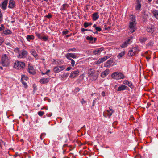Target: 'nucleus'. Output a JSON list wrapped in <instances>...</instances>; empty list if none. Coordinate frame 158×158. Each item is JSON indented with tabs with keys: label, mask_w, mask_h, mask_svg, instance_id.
Segmentation results:
<instances>
[{
	"label": "nucleus",
	"mask_w": 158,
	"mask_h": 158,
	"mask_svg": "<svg viewBox=\"0 0 158 158\" xmlns=\"http://www.w3.org/2000/svg\"><path fill=\"white\" fill-rule=\"evenodd\" d=\"M130 18L131 19L130 22L129 24V28L130 31L129 33H132L134 32L136 30V22L135 19V17L133 15H131L130 16Z\"/></svg>",
	"instance_id": "1"
},
{
	"label": "nucleus",
	"mask_w": 158,
	"mask_h": 158,
	"mask_svg": "<svg viewBox=\"0 0 158 158\" xmlns=\"http://www.w3.org/2000/svg\"><path fill=\"white\" fill-rule=\"evenodd\" d=\"M10 61L8 54H4L2 56L1 64L3 66L7 67L9 66Z\"/></svg>",
	"instance_id": "2"
},
{
	"label": "nucleus",
	"mask_w": 158,
	"mask_h": 158,
	"mask_svg": "<svg viewBox=\"0 0 158 158\" xmlns=\"http://www.w3.org/2000/svg\"><path fill=\"white\" fill-rule=\"evenodd\" d=\"M25 67V63L20 61H16L14 64V67L17 69L22 70Z\"/></svg>",
	"instance_id": "3"
},
{
	"label": "nucleus",
	"mask_w": 158,
	"mask_h": 158,
	"mask_svg": "<svg viewBox=\"0 0 158 158\" xmlns=\"http://www.w3.org/2000/svg\"><path fill=\"white\" fill-rule=\"evenodd\" d=\"M88 74L89 77L93 81L96 80L98 76V72L92 69L89 70Z\"/></svg>",
	"instance_id": "4"
},
{
	"label": "nucleus",
	"mask_w": 158,
	"mask_h": 158,
	"mask_svg": "<svg viewBox=\"0 0 158 158\" xmlns=\"http://www.w3.org/2000/svg\"><path fill=\"white\" fill-rule=\"evenodd\" d=\"M111 76L112 77L116 80L123 79L124 77L123 74L121 73H114L112 74Z\"/></svg>",
	"instance_id": "5"
},
{
	"label": "nucleus",
	"mask_w": 158,
	"mask_h": 158,
	"mask_svg": "<svg viewBox=\"0 0 158 158\" xmlns=\"http://www.w3.org/2000/svg\"><path fill=\"white\" fill-rule=\"evenodd\" d=\"M65 68L64 65L57 66L54 68L53 71L55 73H58L63 70Z\"/></svg>",
	"instance_id": "6"
},
{
	"label": "nucleus",
	"mask_w": 158,
	"mask_h": 158,
	"mask_svg": "<svg viewBox=\"0 0 158 158\" xmlns=\"http://www.w3.org/2000/svg\"><path fill=\"white\" fill-rule=\"evenodd\" d=\"M28 72L31 74H35L36 72L33 66L31 64H29L28 65Z\"/></svg>",
	"instance_id": "7"
},
{
	"label": "nucleus",
	"mask_w": 158,
	"mask_h": 158,
	"mask_svg": "<svg viewBox=\"0 0 158 158\" xmlns=\"http://www.w3.org/2000/svg\"><path fill=\"white\" fill-rule=\"evenodd\" d=\"M28 54L27 52L24 50L20 51L19 54L17 56L18 58H21L25 57Z\"/></svg>",
	"instance_id": "8"
},
{
	"label": "nucleus",
	"mask_w": 158,
	"mask_h": 158,
	"mask_svg": "<svg viewBox=\"0 0 158 158\" xmlns=\"http://www.w3.org/2000/svg\"><path fill=\"white\" fill-rule=\"evenodd\" d=\"M155 27L153 25L148 26L146 29L147 31L150 33H152L155 31Z\"/></svg>",
	"instance_id": "9"
},
{
	"label": "nucleus",
	"mask_w": 158,
	"mask_h": 158,
	"mask_svg": "<svg viewBox=\"0 0 158 158\" xmlns=\"http://www.w3.org/2000/svg\"><path fill=\"white\" fill-rule=\"evenodd\" d=\"M79 72V71L78 70H77L72 72L69 76V77L71 78H74L75 77H76L78 75Z\"/></svg>",
	"instance_id": "10"
},
{
	"label": "nucleus",
	"mask_w": 158,
	"mask_h": 158,
	"mask_svg": "<svg viewBox=\"0 0 158 158\" xmlns=\"http://www.w3.org/2000/svg\"><path fill=\"white\" fill-rule=\"evenodd\" d=\"M67 59H69V58H72L74 59L77 57V55L75 53H67L65 55Z\"/></svg>",
	"instance_id": "11"
},
{
	"label": "nucleus",
	"mask_w": 158,
	"mask_h": 158,
	"mask_svg": "<svg viewBox=\"0 0 158 158\" xmlns=\"http://www.w3.org/2000/svg\"><path fill=\"white\" fill-rule=\"evenodd\" d=\"M113 62V60L110 58L104 64V67H109L112 64Z\"/></svg>",
	"instance_id": "12"
},
{
	"label": "nucleus",
	"mask_w": 158,
	"mask_h": 158,
	"mask_svg": "<svg viewBox=\"0 0 158 158\" xmlns=\"http://www.w3.org/2000/svg\"><path fill=\"white\" fill-rule=\"evenodd\" d=\"M141 7V4L140 0H137L135 9L137 10H139Z\"/></svg>",
	"instance_id": "13"
},
{
	"label": "nucleus",
	"mask_w": 158,
	"mask_h": 158,
	"mask_svg": "<svg viewBox=\"0 0 158 158\" xmlns=\"http://www.w3.org/2000/svg\"><path fill=\"white\" fill-rule=\"evenodd\" d=\"M132 39V37H131L127 40L125 41L121 46V47L122 48H125L129 44V42Z\"/></svg>",
	"instance_id": "14"
},
{
	"label": "nucleus",
	"mask_w": 158,
	"mask_h": 158,
	"mask_svg": "<svg viewBox=\"0 0 158 158\" xmlns=\"http://www.w3.org/2000/svg\"><path fill=\"white\" fill-rule=\"evenodd\" d=\"M50 79L49 78H43L40 80L39 82L41 84H46L49 81Z\"/></svg>",
	"instance_id": "15"
},
{
	"label": "nucleus",
	"mask_w": 158,
	"mask_h": 158,
	"mask_svg": "<svg viewBox=\"0 0 158 158\" xmlns=\"http://www.w3.org/2000/svg\"><path fill=\"white\" fill-rule=\"evenodd\" d=\"M15 6V2L13 0H10L8 5V8L12 9Z\"/></svg>",
	"instance_id": "16"
},
{
	"label": "nucleus",
	"mask_w": 158,
	"mask_h": 158,
	"mask_svg": "<svg viewBox=\"0 0 158 158\" xmlns=\"http://www.w3.org/2000/svg\"><path fill=\"white\" fill-rule=\"evenodd\" d=\"M104 49L103 48H97L94 51L93 53L95 55L100 54L102 51L104 50Z\"/></svg>",
	"instance_id": "17"
},
{
	"label": "nucleus",
	"mask_w": 158,
	"mask_h": 158,
	"mask_svg": "<svg viewBox=\"0 0 158 158\" xmlns=\"http://www.w3.org/2000/svg\"><path fill=\"white\" fill-rule=\"evenodd\" d=\"M109 72V69H106V70L102 73L101 74V76L103 78L105 77L108 74Z\"/></svg>",
	"instance_id": "18"
},
{
	"label": "nucleus",
	"mask_w": 158,
	"mask_h": 158,
	"mask_svg": "<svg viewBox=\"0 0 158 158\" xmlns=\"http://www.w3.org/2000/svg\"><path fill=\"white\" fill-rule=\"evenodd\" d=\"M30 52L31 54L36 59H38V56L36 53V51L34 49H32L31 50Z\"/></svg>",
	"instance_id": "19"
},
{
	"label": "nucleus",
	"mask_w": 158,
	"mask_h": 158,
	"mask_svg": "<svg viewBox=\"0 0 158 158\" xmlns=\"http://www.w3.org/2000/svg\"><path fill=\"white\" fill-rule=\"evenodd\" d=\"M127 88V87L126 86L122 85L118 87V89H117V91H120L124 90L126 89Z\"/></svg>",
	"instance_id": "20"
},
{
	"label": "nucleus",
	"mask_w": 158,
	"mask_h": 158,
	"mask_svg": "<svg viewBox=\"0 0 158 158\" xmlns=\"http://www.w3.org/2000/svg\"><path fill=\"white\" fill-rule=\"evenodd\" d=\"M92 17L93 20H96L99 17L98 13L97 12L94 13L92 15Z\"/></svg>",
	"instance_id": "21"
},
{
	"label": "nucleus",
	"mask_w": 158,
	"mask_h": 158,
	"mask_svg": "<svg viewBox=\"0 0 158 158\" xmlns=\"http://www.w3.org/2000/svg\"><path fill=\"white\" fill-rule=\"evenodd\" d=\"M7 3L8 0H5L3 2L2 5V7L3 9L5 10L6 9Z\"/></svg>",
	"instance_id": "22"
},
{
	"label": "nucleus",
	"mask_w": 158,
	"mask_h": 158,
	"mask_svg": "<svg viewBox=\"0 0 158 158\" xmlns=\"http://www.w3.org/2000/svg\"><path fill=\"white\" fill-rule=\"evenodd\" d=\"M135 48H133L132 49H131L128 53V56H131L134 55L135 53L133 52V50H135Z\"/></svg>",
	"instance_id": "23"
},
{
	"label": "nucleus",
	"mask_w": 158,
	"mask_h": 158,
	"mask_svg": "<svg viewBox=\"0 0 158 158\" xmlns=\"http://www.w3.org/2000/svg\"><path fill=\"white\" fill-rule=\"evenodd\" d=\"M34 38V36L32 35H27L26 37L27 40L28 41H30L31 40H33Z\"/></svg>",
	"instance_id": "24"
},
{
	"label": "nucleus",
	"mask_w": 158,
	"mask_h": 158,
	"mask_svg": "<svg viewBox=\"0 0 158 158\" xmlns=\"http://www.w3.org/2000/svg\"><path fill=\"white\" fill-rule=\"evenodd\" d=\"M125 51H123L121 52V53H119L117 55V57L119 59L121 58L125 54Z\"/></svg>",
	"instance_id": "25"
},
{
	"label": "nucleus",
	"mask_w": 158,
	"mask_h": 158,
	"mask_svg": "<svg viewBox=\"0 0 158 158\" xmlns=\"http://www.w3.org/2000/svg\"><path fill=\"white\" fill-rule=\"evenodd\" d=\"M11 33V31L9 30H5L2 33V35H6L8 34H10Z\"/></svg>",
	"instance_id": "26"
},
{
	"label": "nucleus",
	"mask_w": 158,
	"mask_h": 158,
	"mask_svg": "<svg viewBox=\"0 0 158 158\" xmlns=\"http://www.w3.org/2000/svg\"><path fill=\"white\" fill-rule=\"evenodd\" d=\"M152 13L155 17L158 19V11L155 10L152 11Z\"/></svg>",
	"instance_id": "27"
},
{
	"label": "nucleus",
	"mask_w": 158,
	"mask_h": 158,
	"mask_svg": "<svg viewBox=\"0 0 158 158\" xmlns=\"http://www.w3.org/2000/svg\"><path fill=\"white\" fill-rule=\"evenodd\" d=\"M21 82H22V83L24 85V87L25 88H27V85L26 82L24 81L23 77H22V78L21 79Z\"/></svg>",
	"instance_id": "28"
},
{
	"label": "nucleus",
	"mask_w": 158,
	"mask_h": 158,
	"mask_svg": "<svg viewBox=\"0 0 158 158\" xmlns=\"http://www.w3.org/2000/svg\"><path fill=\"white\" fill-rule=\"evenodd\" d=\"M54 62V63H55V64H62L63 62L62 61H59L58 60H55Z\"/></svg>",
	"instance_id": "29"
},
{
	"label": "nucleus",
	"mask_w": 158,
	"mask_h": 158,
	"mask_svg": "<svg viewBox=\"0 0 158 158\" xmlns=\"http://www.w3.org/2000/svg\"><path fill=\"white\" fill-rule=\"evenodd\" d=\"M147 40V38L145 37H140L139 38V40L142 43L146 41Z\"/></svg>",
	"instance_id": "30"
},
{
	"label": "nucleus",
	"mask_w": 158,
	"mask_h": 158,
	"mask_svg": "<svg viewBox=\"0 0 158 158\" xmlns=\"http://www.w3.org/2000/svg\"><path fill=\"white\" fill-rule=\"evenodd\" d=\"M68 76V74H64L61 76V79L64 80L66 79Z\"/></svg>",
	"instance_id": "31"
},
{
	"label": "nucleus",
	"mask_w": 158,
	"mask_h": 158,
	"mask_svg": "<svg viewBox=\"0 0 158 158\" xmlns=\"http://www.w3.org/2000/svg\"><path fill=\"white\" fill-rule=\"evenodd\" d=\"M92 24L91 23H88L87 22H85L84 23V26L85 28L89 26H91Z\"/></svg>",
	"instance_id": "32"
},
{
	"label": "nucleus",
	"mask_w": 158,
	"mask_h": 158,
	"mask_svg": "<svg viewBox=\"0 0 158 158\" xmlns=\"http://www.w3.org/2000/svg\"><path fill=\"white\" fill-rule=\"evenodd\" d=\"M127 85L131 89L134 87L132 83L131 82L128 81Z\"/></svg>",
	"instance_id": "33"
},
{
	"label": "nucleus",
	"mask_w": 158,
	"mask_h": 158,
	"mask_svg": "<svg viewBox=\"0 0 158 158\" xmlns=\"http://www.w3.org/2000/svg\"><path fill=\"white\" fill-rule=\"evenodd\" d=\"M69 5L67 4H64L63 5V7L62 9L63 10H66V9L68 7Z\"/></svg>",
	"instance_id": "34"
},
{
	"label": "nucleus",
	"mask_w": 158,
	"mask_h": 158,
	"mask_svg": "<svg viewBox=\"0 0 158 158\" xmlns=\"http://www.w3.org/2000/svg\"><path fill=\"white\" fill-rule=\"evenodd\" d=\"M36 36L38 37V38L41 39L42 36H41V34L37 32L35 33Z\"/></svg>",
	"instance_id": "35"
},
{
	"label": "nucleus",
	"mask_w": 158,
	"mask_h": 158,
	"mask_svg": "<svg viewBox=\"0 0 158 158\" xmlns=\"http://www.w3.org/2000/svg\"><path fill=\"white\" fill-rule=\"evenodd\" d=\"M153 41H150V42L148 43L147 44V45L148 46H153Z\"/></svg>",
	"instance_id": "36"
},
{
	"label": "nucleus",
	"mask_w": 158,
	"mask_h": 158,
	"mask_svg": "<svg viewBox=\"0 0 158 158\" xmlns=\"http://www.w3.org/2000/svg\"><path fill=\"white\" fill-rule=\"evenodd\" d=\"M103 61L101 60V58L99 59L96 62V64H99L103 62Z\"/></svg>",
	"instance_id": "37"
},
{
	"label": "nucleus",
	"mask_w": 158,
	"mask_h": 158,
	"mask_svg": "<svg viewBox=\"0 0 158 158\" xmlns=\"http://www.w3.org/2000/svg\"><path fill=\"white\" fill-rule=\"evenodd\" d=\"M44 112L42 111H39L38 112V114L40 116H43L44 114Z\"/></svg>",
	"instance_id": "38"
},
{
	"label": "nucleus",
	"mask_w": 158,
	"mask_h": 158,
	"mask_svg": "<svg viewBox=\"0 0 158 158\" xmlns=\"http://www.w3.org/2000/svg\"><path fill=\"white\" fill-rule=\"evenodd\" d=\"M86 39L87 40H89L90 41H93V39H94L93 38L92 36H90V37L87 36L86 37Z\"/></svg>",
	"instance_id": "39"
},
{
	"label": "nucleus",
	"mask_w": 158,
	"mask_h": 158,
	"mask_svg": "<svg viewBox=\"0 0 158 158\" xmlns=\"http://www.w3.org/2000/svg\"><path fill=\"white\" fill-rule=\"evenodd\" d=\"M106 111L108 112L107 114L108 116L110 117L112 115L113 112H111V111H109L108 110H106Z\"/></svg>",
	"instance_id": "40"
},
{
	"label": "nucleus",
	"mask_w": 158,
	"mask_h": 158,
	"mask_svg": "<svg viewBox=\"0 0 158 158\" xmlns=\"http://www.w3.org/2000/svg\"><path fill=\"white\" fill-rule=\"evenodd\" d=\"M41 40H43L44 41H46L48 40V37L46 36L42 37Z\"/></svg>",
	"instance_id": "41"
},
{
	"label": "nucleus",
	"mask_w": 158,
	"mask_h": 158,
	"mask_svg": "<svg viewBox=\"0 0 158 158\" xmlns=\"http://www.w3.org/2000/svg\"><path fill=\"white\" fill-rule=\"evenodd\" d=\"M2 20V15L1 11L0 10V23Z\"/></svg>",
	"instance_id": "42"
},
{
	"label": "nucleus",
	"mask_w": 158,
	"mask_h": 158,
	"mask_svg": "<svg viewBox=\"0 0 158 158\" xmlns=\"http://www.w3.org/2000/svg\"><path fill=\"white\" fill-rule=\"evenodd\" d=\"M4 41V39L2 37H0V46L2 44V43Z\"/></svg>",
	"instance_id": "43"
},
{
	"label": "nucleus",
	"mask_w": 158,
	"mask_h": 158,
	"mask_svg": "<svg viewBox=\"0 0 158 158\" xmlns=\"http://www.w3.org/2000/svg\"><path fill=\"white\" fill-rule=\"evenodd\" d=\"M14 51L16 52H18L19 54V52H20L19 48H15V50H14Z\"/></svg>",
	"instance_id": "44"
},
{
	"label": "nucleus",
	"mask_w": 158,
	"mask_h": 158,
	"mask_svg": "<svg viewBox=\"0 0 158 158\" xmlns=\"http://www.w3.org/2000/svg\"><path fill=\"white\" fill-rule=\"evenodd\" d=\"M75 62L74 60H72V61H71V66L72 67H74L75 65Z\"/></svg>",
	"instance_id": "45"
},
{
	"label": "nucleus",
	"mask_w": 158,
	"mask_h": 158,
	"mask_svg": "<svg viewBox=\"0 0 158 158\" xmlns=\"http://www.w3.org/2000/svg\"><path fill=\"white\" fill-rule=\"evenodd\" d=\"M95 29L97 31H101L102 29L99 27H96Z\"/></svg>",
	"instance_id": "46"
},
{
	"label": "nucleus",
	"mask_w": 158,
	"mask_h": 158,
	"mask_svg": "<svg viewBox=\"0 0 158 158\" xmlns=\"http://www.w3.org/2000/svg\"><path fill=\"white\" fill-rule=\"evenodd\" d=\"M69 32V31L67 30H66L65 31H64L63 32V35H65L67 34Z\"/></svg>",
	"instance_id": "47"
},
{
	"label": "nucleus",
	"mask_w": 158,
	"mask_h": 158,
	"mask_svg": "<svg viewBox=\"0 0 158 158\" xmlns=\"http://www.w3.org/2000/svg\"><path fill=\"white\" fill-rule=\"evenodd\" d=\"M46 16L47 18H51V17H52V15H51V14H50L49 13V14H48L47 15H46Z\"/></svg>",
	"instance_id": "48"
},
{
	"label": "nucleus",
	"mask_w": 158,
	"mask_h": 158,
	"mask_svg": "<svg viewBox=\"0 0 158 158\" xmlns=\"http://www.w3.org/2000/svg\"><path fill=\"white\" fill-rule=\"evenodd\" d=\"M81 31H82V32H84L85 31H88V29H85L83 28H81Z\"/></svg>",
	"instance_id": "49"
},
{
	"label": "nucleus",
	"mask_w": 158,
	"mask_h": 158,
	"mask_svg": "<svg viewBox=\"0 0 158 158\" xmlns=\"http://www.w3.org/2000/svg\"><path fill=\"white\" fill-rule=\"evenodd\" d=\"M76 50V49L75 48H73V49L70 48V49H69L68 50V52H70L71 51H75Z\"/></svg>",
	"instance_id": "50"
},
{
	"label": "nucleus",
	"mask_w": 158,
	"mask_h": 158,
	"mask_svg": "<svg viewBox=\"0 0 158 158\" xmlns=\"http://www.w3.org/2000/svg\"><path fill=\"white\" fill-rule=\"evenodd\" d=\"M101 60H102L103 61V62L104 61H105L106 60H107V58L106 57H105V56L102 57V58H101Z\"/></svg>",
	"instance_id": "51"
},
{
	"label": "nucleus",
	"mask_w": 158,
	"mask_h": 158,
	"mask_svg": "<svg viewBox=\"0 0 158 158\" xmlns=\"http://www.w3.org/2000/svg\"><path fill=\"white\" fill-rule=\"evenodd\" d=\"M128 81H127V80L124 81H123V83L124 84H126V85H127Z\"/></svg>",
	"instance_id": "52"
},
{
	"label": "nucleus",
	"mask_w": 158,
	"mask_h": 158,
	"mask_svg": "<svg viewBox=\"0 0 158 158\" xmlns=\"http://www.w3.org/2000/svg\"><path fill=\"white\" fill-rule=\"evenodd\" d=\"M133 48H135V50H133V52H134L135 53V52L137 51L138 50L137 49L138 48L137 47H134Z\"/></svg>",
	"instance_id": "53"
},
{
	"label": "nucleus",
	"mask_w": 158,
	"mask_h": 158,
	"mask_svg": "<svg viewBox=\"0 0 158 158\" xmlns=\"http://www.w3.org/2000/svg\"><path fill=\"white\" fill-rule=\"evenodd\" d=\"M102 94V95L103 96V97H104L105 96V93L104 91H103L102 93V94Z\"/></svg>",
	"instance_id": "54"
},
{
	"label": "nucleus",
	"mask_w": 158,
	"mask_h": 158,
	"mask_svg": "<svg viewBox=\"0 0 158 158\" xmlns=\"http://www.w3.org/2000/svg\"><path fill=\"white\" fill-rule=\"evenodd\" d=\"M47 116L50 117L52 115V113H49L48 114H47Z\"/></svg>",
	"instance_id": "55"
},
{
	"label": "nucleus",
	"mask_w": 158,
	"mask_h": 158,
	"mask_svg": "<svg viewBox=\"0 0 158 158\" xmlns=\"http://www.w3.org/2000/svg\"><path fill=\"white\" fill-rule=\"evenodd\" d=\"M72 69V68L71 67H68L66 69V71H69L71 69Z\"/></svg>",
	"instance_id": "56"
},
{
	"label": "nucleus",
	"mask_w": 158,
	"mask_h": 158,
	"mask_svg": "<svg viewBox=\"0 0 158 158\" xmlns=\"http://www.w3.org/2000/svg\"><path fill=\"white\" fill-rule=\"evenodd\" d=\"M96 100V99H95L94 100H93V106H94V105L95 103L96 102L95 100Z\"/></svg>",
	"instance_id": "57"
},
{
	"label": "nucleus",
	"mask_w": 158,
	"mask_h": 158,
	"mask_svg": "<svg viewBox=\"0 0 158 158\" xmlns=\"http://www.w3.org/2000/svg\"><path fill=\"white\" fill-rule=\"evenodd\" d=\"M50 71V70H48V71H47L46 73H43V75L45 74H47Z\"/></svg>",
	"instance_id": "58"
},
{
	"label": "nucleus",
	"mask_w": 158,
	"mask_h": 158,
	"mask_svg": "<svg viewBox=\"0 0 158 158\" xmlns=\"http://www.w3.org/2000/svg\"><path fill=\"white\" fill-rule=\"evenodd\" d=\"M43 136V138H44V137L46 135V134L44 133H43L41 134Z\"/></svg>",
	"instance_id": "59"
},
{
	"label": "nucleus",
	"mask_w": 158,
	"mask_h": 158,
	"mask_svg": "<svg viewBox=\"0 0 158 158\" xmlns=\"http://www.w3.org/2000/svg\"><path fill=\"white\" fill-rule=\"evenodd\" d=\"M40 138L41 140H42L44 138L42 134H41V135L40 136Z\"/></svg>",
	"instance_id": "60"
},
{
	"label": "nucleus",
	"mask_w": 158,
	"mask_h": 158,
	"mask_svg": "<svg viewBox=\"0 0 158 158\" xmlns=\"http://www.w3.org/2000/svg\"><path fill=\"white\" fill-rule=\"evenodd\" d=\"M6 44L7 45H8V46H10V43H9V42H7V43H6Z\"/></svg>",
	"instance_id": "61"
},
{
	"label": "nucleus",
	"mask_w": 158,
	"mask_h": 158,
	"mask_svg": "<svg viewBox=\"0 0 158 158\" xmlns=\"http://www.w3.org/2000/svg\"><path fill=\"white\" fill-rule=\"evenodd\" d=\"M109 109H110L109 111H111V112H112L113 113L114 112V110L113 109H110V108H109Z\"/></svg>",
	"instance_id": "62"
},
{
	"label": "nucleus",
	"mask_w": 158,
	"mask_h": 158,
	"mask_svg": "<svg viewBox=\"0 0 158 158\" xmlns=\"http://www.w3.org/2000/svg\"><path fill=\"white\" fill-rule=\"evenodd\" d=\"M146 58L148 60H149L150 58V57L149 56H147L146 57Z\"/></svg>",
	"instance_id": "63"
},
{
	"label": "nucleus",
	"mask_w": 158,
	"mask_h": 158,
	"mask_svg": "<svg viewBox=\"0 0 158 158\" xmlns=\"http://www.w3.org/2000/svg\"><path fill=\"white\" fill-rule=\"evenodd\" d=\"M93 27H95V28H96V27H97V25L95 24H94L93 25Z\"/></svg>",
	"instance_id": "64"
}]
</instances>
